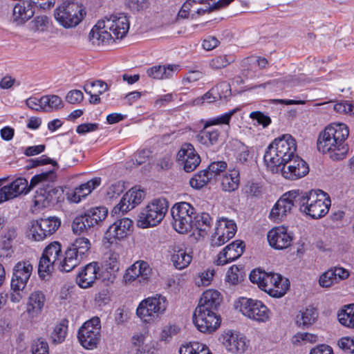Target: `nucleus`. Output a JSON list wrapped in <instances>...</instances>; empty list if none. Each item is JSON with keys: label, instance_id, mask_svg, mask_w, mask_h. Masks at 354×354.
Wrapping results in <instances>:
<instances>
[{"label": "nucleus", "instance_id": "14", "mask_svg": "<svg viewBox=\"0 0 354 354\" xmlns=\"http://www.w3.org/2000/svg\"><path fill=\"white\" fill-rule=\"evenodd\" d=\"M299 190H291L283 194L271 209L268 218L273 222H281L291 213L295 202L298 203Z\"/></svg>", "mask_w": 354, "mask_h": 354}, {"label": "nucleus", "instance_id": "41", "mask_svg": "<svg viewBox=\"0 0 354 354\" xmlns=\"http://www.w3.org/2000/svg\"><path fill=\"white\" fill-rule=\"evenodd\" d=\"M239 110L240 109L238 107L234 108L228 112L224 113L212 118H209L204 122L205 127L207 128L211 127L212 126H218L222 124L229 125L232 115Z\"/></svg>", "mask_w": 354, "mask_h": 354}, {"label": "nucleus", "instance_id": "12", "mask_svg": "<svg viewBox=\"0 0 354 354\" xmlns=\"http://www.w3.org/2000/svg\"><path fill=\"white\" fill-rule=\"evenodd\" d=\"M102 337L101 319L94 316L86 321L78 329L77 339L86 350H94L100 344Z\"/></svg>", "mask_w": 354, "mask_h": 354}, {"label": "nucleus", "instance_id": "61", "mask_svg": "<svg viewBox=\"0 0 354 354\" xmlns=\"http://www.w3.org/2000/svg\"><path fill=\"white\" fill-rule=\"evenodd\" d=\"M337 346L345 352L354 353V336L341 337L337 341Z\"/></svg>", "mask_w": 354, "mask_h": 354}, {"label": "nucleus", "instance_id": "47", "mask_svg": "<svg viewBox=\"0 0 354 354\" xmlns=\"http://www.w3.org/2000/svg\"><path fill=\"white\" fill-rule=\"evenodd\" d=\"M68 326L64 321L57 324L51 333L50 339L54 344H60L64 341L67 335Z\"/></svg>", "mask_w": 354, "mask_h": 354}, {"label": "nucleus", "instance_id": "53", "mask_svg": "<svg viewBox=\"0 0 354 354\" xmlns=\"http://www.w3.org/2000/svg\"><path fill=\"white\" fill-rule=\"evenodd\" d=\"M216 88H212L203 96L194 99L191 103L192 105L201 106L203 105L205 103H212L220 100V96L217 93H216Z\"/></svg>", "mask_w": 354, "mask_h": 354}, {"label": "nucleus", "instance_id": "7", "mask_svg": "<svg viewBox=\"0 0 354 354\" xmlns=\"http://www.w3.org/2000/svg\"><path fill=\"white\" fill-rule=\"evenodd\" d=\"M55 178H56V174L53 171L34 176L29 184L25 178L19 177L10 184L0 188V203L17 198L21 194H27L39 182L45 184V182Z\"/></svg>", "mask_w": 354, "mask_h": 354}, {"label": "nucleus", "instance_id": "5", "mask_svg": "<svg viewBox=\"0 0 354 354\" xmlns=\"http://www.w3.org/2000/svg\"><path fill=\"white\" fill-rule=\"evenodd\" d=\"M298 206L304 215L314 219L324 216L329 211L331 201L329 196L322 190L299 191Z\"/></svg>", "mask_w": 354, "mask_h": 354}, {"label": "nucleus", "instance_id": "34", "mask_svg": "<svg viewBox=\"0 0 354 354\" xmlns=\"http://www.w3.org/2000/svg\"><path fill=\"white\" fill-rule=\"evenodd\" d=\"M219 136L220 131L218 128H205L204 124L203 129L197 136V140L202 145L209 147L217 142Z\"/></svg>", "mask_w": 354, "mask_h": 354}, {"label": "nucleus", "instance_id": "57", "mask_svg": "<svg viewBox=\"0 0 354 354\" xmlns=\"http://www.w3.org/2000/svg\"><path fill=\"white\" fill-rule=\"evenodd\" d=\"M32 354H49L48 342L43 338L35 340L31 346Z\"/></svg>", "mask_w": 354, "mask_h": 354}, {"label": "nucleus", "instance_id": "43", "mask_svg": "<svg viewBox=\"0 0 354 354\" xmlns=\"http://www.w3.org/2000/svg\"><path fill=\"white\" fill-rule=\"evenodd\" d=\"M181 331L180 327L175 323H169L161 329L159 334V340L162 342L169 343L174 336Z\"/></svg>", "mask_w": 354, "mask_h": 354}, {"label": "nucleus", "instance_id": "13", "mask_svg": "<svg viewBox=\"0 0 354 354\" xmlns=\"http://www.w3.org/2000/svg\"><path fill=\"white\" fill-rule=\"evenodd\" d=\"M174 219L173 226L176 232L185 234L192 229V222L195 216L194 208L188 203L175 204L171 208Z\"/></svg>", "mask_w": 354, "mask_h": 354}, {"label": "nucleus", "instance_id": "32", "mask_svg": "<svg viewBox=\"0 0 354 354\" xmlns=\"http://www.w3.org/2000/svg\"><path fill=\"white\" fill-rule=\"evenodd\" d=\"M180 70V66L176 64L154 66L147 69L149 77L156 80H165L172 77Z\"/></svg>", "mask_w": 354, "mask_h": 354}, {"label": "nucleus", "instance_id": "22", "mask_svg": "<svg viewBox=\"0 0 354 354\" xmlns=\"http://www.w3.org/2000/svg\"><path fill=\"white\" fill-rule=\"evenodd\" d=\"M177 160L186 172H191L199 165L201 158L192 144L185 143L177 153Z\"/></svg>", "mask_w": 354, "mask_h": 354}, {"label": "nucleus", "instance_id": "20", "mask_svg": "<svg viewBox=\"0 0 354 354\" xmlns=\"http://www.w3.org/2000/svg\"><path fill=\"white\" fill-rule=\"evenodd\" d=\"M147 333H134L130 338L127 354H156V343L153 341L147 342Z\"/></svg>", "mask_w": 354, "mask_h": 354}, {"label": "nucleus", "instance_id": "4", "mask_svg": "<svg viewBox=\"0 0 354 354\" xmlns=\"http://www.w3.org/2000/svg\"><path fill=\"white\" fill-rule=\"evenodd\" d=\"M129 27L130 22L127 15H112L97 22L91 30L88 39L95 45L107 44L115 39L124 38Z\"/></svg>", "mask_w": 354, "mask_h": 354}, {"label": "nucleus", "instance_id": "58", "mask_svg": "<svg viewBox=\"0 0 354 354\" xmlns=\"http://www.w3.org/2000/svg\"><path fill=\"white\" fill-rule=\"evenodd\" d=\"M333 109L339 113L354 116V102L342 101L333 105Z\"/></svg>", "mask_w": 354, "mask_h": 354}, {"label": "nucleus", "instance_id": "52", "mask_svg": "<svg viewBox=\"0 0 354 354\" xmlns=\"http://www.w3.org/2000/svg\"><path fill=\"white\" fill-rule=\"evenodd\" d=\"M102 265L106 266L108 269L118 272L121 266L119 253L114 251H110L107 254V257L104 261Z\"/></svg>", "mask_w": 354, "mask_h": 354}, {"label": "nucleus", "instance_id": "18", "mask_svg": "<svg viewBox=\"0 0 354 354\" xmlns=\"http://www.w3.org/2000/svg\"><path fill=\"white\" fill-rule=\"evenodd\" d=\"M269 245L278 250L289 248L293 241V234L284 225L276 226L267 234Z\"/></svg>", "mask_w": 354, "mask_h": 354}, {"label": "nucleus", "instance_id": "64", "mask_svg": "<svg viewBox=\"0 0 354 354\" xmlns=\"http://www.w3.org/2000/svg\"><path fill=\"white\" fill-rule=\"evenodd\" d=\"M84 99L83 93L77 89L68 91L66 95V101L71 104H77Z\"/></svg>", "mask_w": 354, "mask_h": 354}, {"label": "nucleus", "instance_id": "15", "mask_svg": "<svg viewBox=\"0 0 354 354\" xmlns=\"http://www.w3.org/2000/svg\"><path fill=\"white\" fill-rule=\"evenodd\" d=\"M219 339L225 350L232 354H243L250 345L249 339L243 333L235 330H224Z\"/></svg>", "mask_w": 354, "mask_h": 354}, {"label": "nucleus", "instance_id": "39", "mask_svg": "<svg viewBox=\"0 0 354 354\" xmlns=\"http://www.w3.org/2000/svg\"><path fill=\"white\" fill-rule=\"evenodd\" d=\"M107 214L108 209L104 206L90 208L84 213L90 225L92 227L103 221L106 218Z\"/></svg>", "mask_w": 354, "mask_h": 354}, {"label": "nucleus", "instance_id": "24", "mask_svg": "<svg viewBox=\"0 0 354 354\" xmlns=\"http://www.w3.org/2000/svg\"><path fill=\"white\" fill-rule=\"evenodd\" d=\"M46 301V295L43 291L39 290L32 291L28 297L26 305L28 316L31 319L38 317L42 313Z\"/></svg>", "mask_w": 354, "mask_h": 354}, {"label": "nucleus", "instance_id": "45", "mask_svg": "<svg viewBox=\"0 0 354 354\" xmlns=\"http://www.w3.org/2000/svg\"><path fill=\"white\" fill-rule=\"evenodd\" d=\"M26 235L29 239L35 241H41L47 237L37 220L30 223Z\"/></svg>", "mask_w": 354, "mask_h": 354}, {"label": "nucleus", "instance_id": "19", "mask_svg": "<svg viewBox=\"0 0 354 354\" xmlns=\"http://www.w3.org/2000/svg\"><path fill=\"white\" fill-rule=\"evenodd\" d=\"M145 197V192L140 186H134L127 191L120 203L113 207L115 214H124L141 203Z\"/></svg>", "mask_w": 354, "mask_h": 354}, {"label": "nucleus", "instance_id": "11", "mask_svg": "<svg viewBox=\"0 0 354 354\" xmlns=\"http://www.w3.org/2000/svg\"><path fill=\"white\" fill-rule=\"evenodd\" d=\"M168 207V202L163 198L152 200L140 212L137 221L138 226L147 228L159 224L163 220Z\"/></svg>", "mask_w": 354, "mask_h": 354}, {"label": "nucleus", "instance_id": "2", "mask_svg": "<svg viewBox=\"0 0 354 354\" xmlns=\"http://www.w3.org/2000/svg\"><path fill=\"white\" fill-rule=\"evenodd\" d=\"M91 243L88 238L78 237L68 246L62 261L59 257L62 254L61 244L53 241L44 249L38 266V274L41 279L51 274L56 265L63 272H70L85 260L89 254Z\"/></svg>", "mask_w": 354, "mask_h": 354}, {"label": "nucleus", "instance_id": "3", "mask_svg": "<svg viewBox=\"0 0 354 354\" xmlns=\"http://www.w3.org/2000/svg\"><path fill=\"white\" fill-rule=\"evenodd\" d=\"M348 136L349 129L346 124L333 122L319 133L317 149L323 153H328L333 160H343L348 151L346 142Z\"/></svg>", "mask_w": 354, "mask_h": 354}, {"label": "nucleus", "instance_id": "29", "mask_svg": "<svg viewBox=\"0 0 354 354\" xmlns=\"http://www.w3.org/2000/svg\"><path fill=\"white\" fill-rule=\"evenodd\" d=\"M32 271L33 266L29 261H20L13 268L11 281L27 285Z\"/></svg>", "mask_w": 354, "mask_h": 354}, {"label": "nucleus", "instance_id": "60", "mask_svg": "<svg viewBox=\"0 0 354 354\" xmlns=\"http://www.w3.org/2000/svg\"><path fill=\"white\" fill-rule=\"evenodd\" d=\"M337 283V281H336L330 268L322 274L319 279V284L322 288H330Z\"/></svg>", "mask_w": 354, "mask_h": 354}, {"label": "nucleus", "instance_id": "31", "mask_svg": "<svg viewBox=\"0 0 354 354\" xmlns=\"http://www.w3.org/2000/svg\"><path fill=\"white\" fill-rule=\"evenodd\" d=\"M35 13L33 6L27 1L15 4L12 10V20L17 24H22L32 17Z\"/></svg>", "mask_w": 354, "mask_h": 354}, {"label": "nucleus", "instance_id": "27", "mask_svg": "<svg viewBox=\"0 0 354 354\" xmlns=\"http://www.w3.org/2000/svg\"><path fill=\"white\" fill-rule=\"evenodd\" d=\"M55 180H48L45 184L39 182L37 184L39 185V187L35 192L33 197L35 207L41 209L49 205L53 201V194H55V189L53 188L51 183Z\"/></svg>", "mask_w": 354, "mask_h": 354}, {"label": "nucleus", "instance_id": "56", "mask_svg": "<svg viewBox=\"0 0 354 354\" xmlns=\"http://www.w3.org/2000/svg\"><path fill=\"white\" fill-rule=\"evenodd\" d=\"M48 24L49 20L46 16H38L30 22V28L35 32H44L47 30Z\"/></svg>", "mask_w": 354, "mask_h": 354}, {"label": "nucleus", "instance_id": "17", "mask_svg": "<svg viewBox=\"0 0 354 354\" xmlns=\"http://www.w3.org/2000/svg\"><path fill=\"white\" fill-rule=\"evenodd\" d=\"M236 224L234 220L221 217L216 223L214 232L211 237V245L219 247L232 239L236 232Z\"/></svg>", "mask_w": 354, "mask_h": 354}, {"label": "nucleus", "instance_id": "55", "mask_svg": "<svg viewBox=\"0 0 354 354\" xmlns=\"http://www.w3.org/2000/svg\"><path fill=\"white\" fill-rule=\"evenodd\" d=\"M117 273L118 272L108 269L106 266L102 265V266L100 267L98 279H101L103 283L108 286L114 282Z\"/></svg>", "mask_w": 354, "mask_h": 354}, {"label": "nucleus", "instance_id": "46", "mask_svg": "<svg viewBox=\"0 0 354 354\" xmlns=\"http://www.w3.org/2000/svg\"><path fill=\"white\" fill-rule=\"evenodd\" d=\"M27 285L11 281L9 299L12 303L18 304L25 296L24 290Z\"/></svg>", "mask_w": 354, "mask_h": 354}, {"label": "nucleus", "instance_id": "50", "mask_svg": "<svg viewBox=\"0 0 354 354\" xmlns=\"http://www.w3.org/2000/svg\"><path fill=\"white\" fill-rule=\"evenodd\" d=\"M124 190V183L121 181L114 182L105 187V197L107 200H113L118 198Z\"/></svg>", "mask_w": 354, "mask_h": 354}, {"label": "nucleus", "instance_id": "40", "mask_svg": "<svg viewBox=\"0 0 354 354\" xmlns=\"http://www.w3.org/2000/svg\"><path fill=\"white\" fill-rule=\"evenodd\" d=\"M319 337L314 333L297 332L290 339L291 344L295 346H302L307 344H314L319 341Z\"/></svg>", "mask_w": 354, "mask_h": 354}, {"label": "nucleus", "instance_id": "35", "mask_svg": "<svg viewBox=\"0 0 354 354\" xmlns=\"http://www.w3.org/2000/svg\"><path fill=\"white\" fill-rule=\"evenodd\" d=\"M212 219L207 213L203 212L194 216L192 222V227H195L198 231V236L204 237L212 225Z\"/></svg>", "mask_w": 354, "mask_h": 354}, {"label": "nucleus", "instance_id": "62", "mask_svg": "<svg viewBox=\"0 0 354 354\" xmlns=\"http://www.w3.org/2000/svg\"><path fill=\"white\" fill-rule=\"evenodd\" d=\"M140 278L137 262L128 268L124 274L123 279L125 283H131L136 279Z\"/></svg>", "mask_w": 354, "mask_h": 354}, {"label": "nucleus", "instance_id": "10", "mask_svg": "<svg viewBox=\"0 0 354 354\" xmlns=\"http://www.w3.org/2000/svg\"><path fill=\"white\" fill-rule=\"evenodd\" d=\"M234 308L246 318L257 322L266 323L270 319L271 312L261 301L247 297H239L234 304Z\"/></svg>", "mask_w": 354, "mask_h": 354}, {"label": "nucleus", "instance_id": "9", "mask_svg": "<svg viewBox=\"0 0 354 354\" xmlns=\"http://www.w3.org/2000/svg\"><path fill=\"white\" fill-rule=\"evenodd\" d=\"M85 15L84 6L75 0H63L54 11L55 20L65 28L76 27Z\"/></svg>", "mask_w": 354, "mask_h": 354}, {"label": "nucleus", "instance_id": "37", "mask_svg": "<svg viewBox=\"0 0 354 354\" xmlns=\"http://www.w3.org/2000/svg\"><path fill=\"white\" fill-rule=\"evenodd\" d=\"M317 313L314 308L301 309L296 316V324L299 327H307L317 319Z\"/></svg>", "mask_w": 354, "mask_h": 354}, {"label": "nucleus", "instance_id": "26", "mask_svg": "<svg viewBox=\"0 0 354 354\" xmlns=\"http://www.w3.org/2000/svg\"><path fill=\"white\" fill-rule=\"evenodd\" d=\"M100 266L97 262H91L84 266L79 272L76 281L82 288H88L93 286L97 279Z\"/></svg>", "mask_w": 354, "mask_h": 354}, {"label": "nucleus", "instance_id": "16", "mask_svg": "<svg viewBox=\"0 0 354 354\" xmlns=\"http://www.w3.org/2000/svg\"><path fill=\"white\" fill-rule=\"evenodd\" d=\"M221 317L216 312L196 307L193 313V323L201 333H212L221 325Z\"/></svg>", "mask_w": 354, "mask_h": 354}, {"label": "nucleus", "instance_id": "59", "mask_svg": "<svg viewBox=\"0 0 354 354\" xmlns=\"http://www.w3.org/2000/svg\"><path fill=\"white\" fill-rule=\"evenodd\" d=\"M226 168L227 164L225 162L218 161L212 162L206 170L212 179L219 175L221 172L225 171Z\"/></svg>", "mask_w": 354, "mask_h": 354}, {"label": "nucleus", "instance_id": "63", "mask_svg": "<svg viewBox=\"0 0 354 354\" xmlns=\"http://www.w3.org/2000/svg\"><path fill=\"white\" fill-rule=\"evenodd\" d=\"M136 262L138 268L140 280H148L151 274V268L149 264L147 261L142 260H139L137 261Z\"/></svg>", "mask_w": 354, "mask_h": 354}, {"label": "nucleus", "instance_id": "8", "mask_svg": "<svg viewBox=\"0 0 354 354\" xmlns=\"http://www.w3.org/2000/svg\"><path fill=\"white\" fill-rule=\"evenodd\" d=\"M169 306L167 297L156 294L142 299L138 304L136 314L144 324H151L165 314Z\"/></svg>", "mask_w": 354, "mask_h": 354}, {"label": "nucleus", "instance_id": "54", "mask_svg": "<svg viewBox=\"0 0 354 354\" xmlns=\"http://www.w3.org/2000/svg\"><path fill=\"white\" fill-rule=\"evenodd\" d=\"M108 89L107 84L101 80L88 82L84 86V91L87 94L92 93L101 95Z\"/></svg>", "mask_w": 354, "mask_h": 354}, {"label": "nucleus", "instance_id": "1", "mask_svg": "<svg viewBox=\"0 0 354 354\" xmlns=\"http://www.w3.org/2000/svg\"><path fill=\"white\" fill-rule=\"evenodd\" d=\"M297 143L290 134L274 139L266 148L263 160L273 174H281L286 179L295 180L309 171L307 163L297 154Z\"/></svg>", "mask_w": 354, "mask_h": 354}, {"label": "nucleus", "instance_id": "21", "mask_svg": "<svg viewBox=\"0 0 354 354\" xmlns=\"http://www.w3.org/2000/svg\"><path fill=\"white\" fill-rule=\"evenodd\" d=\"M133 227V222L128 218L115 221L106 231L104 239L109 243H113L127 237Z\"/></svg>", "mask_w": 354, "mask_h": 354}, {"label": "nucleus", "instance_id": "30", "mask_svg": "<svg viewBox=\"0 0 354 354\" xmlns=\"http://www.w3.org/2000/svg\"><path fill=\"white\" fill-rule=\"evenodd\" d=\"M222 298L220 292L214 289H208L203 292L198 306V308L209 309L216 312L218 307L221 302Z\"/></svg>", "mask_w": 354, "mask_h": 354}, {"label": "nucleus", "instance_id": "25", "mask_svg": "<svg viewBox=\"0 0 354 354\" xmlns=\"http://www.w3.org/2000/svg\"><path fill=\"white\" fill-rule=\"evenodd\" d=\"M244 248L243 242L238 240L233 241L219 252L216 259V264L223 266L236 260L242 255Z\"/></svg>", "mask_w": 354, "mask_h": 354}, {"label": "nucleus", "instance_id": "42", "mask_svg": "<svg viewBox=\"0 0 354 354\" xmlns=\"http://www.w3.org/2000/svg\"><path fill=\"white\" fill-rule=\"evenodd\" d=\"M43 111H53L64 107V102L57 95H46L41 97Z\"/></svg>", "mask_w": 354, "mask_h": 354}, {"label": "nucleus", "instance_id": "23", "mask_svg": "<svg viewBox=\"0 0 354 354\" xmlns=\"http://www.w3.org/2000/svg\"><path fill=\"white\" fill-rule=\"evenodd\" d=\"M100 183V178L95 177L77 187L69 189L66 193L67 201L70 203H80L90 194L93 190L99 187Z\"/></svg>", "mask_w": 354, "mask_h": 354}, {"label": "nucleus", "instance_id": "6", "mask_svg": "<svg viewBox=\"0 0 354 354\" xmlns=\"http://www.w3.org/2000/svg\"><path fill=\"white\" fill-rule=\"evenodd\" d=\"M250 280L261 290L277 298L283 297L290 286L288 279L281 274L266 272L260 269H255L250 272Z\"/></svg>", "mask_w": 354, "mask_h": 354}, {"label": "nucleus", "instance_id": "48", "mask_svg": "<svg viewBox=\"0 0 354 354\" xmlns=\"http://www.w3.org/2000/svg\"><path fill=\"white\" fill-rule=\"evenodd\" d=\"M214 276V270L207 268L200 271L194 277V283L198 287L208 286L211 284Z\"/></svg>", "mask_w": 354, "mask_h": 354}, {"label": "nucleus", "instance_id": "36", "mask_svg": "<svg viewBox=\"0 0 354 354\" xmlns=\"http://www.w3.org/2000/svg\"><path fill=\"white\" fill-rule=\"evenodd\" d=\"M178 353L179 354H212L207 345L197 341L182 344Z\"/></svg>", "mask_w": 354, "mask_h": 354}, {"label": "nucleus", "instance_id": "28", "mask_svg": "<svg viewBox=\"0 0 354 354\" xmlns=\"http://www.w3.org/2000/svg\"><path fill=\"white\" fill-rule=\"evenodd\" d=\"M192 253L190 250L183 247L176 246L171 254V261L177 270H183L191 263Z\"/></svg>", "mask_w": 354, "mask_h": 354}, {"label": "nucleus", "instance_id": "49", "mask_svg": "<svg viewBox=\"0 0 354 354\" xmlns=\"http://www.w3.org/2000/svg\"><path fill=\"white\" fill-rule=\"evenodd\" d=\"M211 179V176L207 170L204 169L195 174L190 179L189 184L192 187L199 189L207 185Z\"/></svg>", "mask_w": 354, "mask_h": 354}, {"label": "nucleus", "instance_id": "44", "mask_svg": "<svg viewBox=\"0 0 354 354\" xmlns=\"http://www.w3.org/2000/svg\"><path fill=\"white\" fill-rule=\"evenodd\" d=\"M37 221L40 223L47 237L53 234L61 225L60 219L55 216H50Z\"/></svg>", "mask_w": 354, "mask_h": 354}, {"label": "nucleus", "instance_id": "33", "mask_svg": "<svg viewBox=\"0 0 354 354\" xmlns=\"http://www.w3.org/2000/svg\"><path fill=\"white\" fill-rule=\"evenodd\" d=\"M240 183V171L237 168L228 169L223 175L221 185L225 192H233L238 189Z\"/></svg>", "mask_w": 354, "mask_h": 354}, {"label": "nucleus", "instance_id": "51", "mask_svg": "<svg viewBox=\"0 0 354 354\" xmlns=\"http://www.w3.org/2000/svg\"><path fill=\"white\" fill-rule=\"evenodd\" d=\"M71 227L74 234H80L86 232L92 226L90 225L89 221L84 214L76 216L73 221Z\"/></svg>", "mask_w": 354, "mask_h": 354}, {"label": "nucleus", "instance_id": "38", "mask_svg": "<svg viewBox=\"0 0 354 354\" xmlns=\"http://www.w3.org/2000/svg\"><path fill=\"white\" fill-rule=\"evenodd\" d=\"M339 322L344 326L354 329V304L344 306L337 313Z\"/></svg>", "mask_w": 354, "mask_h": 354}]
</instances>
